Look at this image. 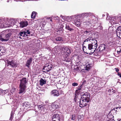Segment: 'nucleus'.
Here are the masks:
<instances>
[{
    "instance_id": "79ce46f5",
    "label": "nucleus",
    "mask_w": 121,
    "mask_h": 121,
    "mask_svg": "<svg viewBox=\"0 0 121 121\" xmlns=\"http://www.w3.org/2000/svg\"><path fill=\"white\" fill-rule=\"evenodd\" d=\"M81 116L80 115H79L78 117V120L80 121H82V119H81Z\"/></svg>"
},
{
    "instance_id": "9d476101",
    "label": "nucleus",
    "mask_w": 121,
    "mask_h": 121,
    "mask_svg": "<svg viewBox=\"0 0 121 121\" xmlns=\"http://www.w3.org/2000/svg\"><path fill=\"white\" fill-rule=\"evenodd\" d=\"M116 32L117 36L121 38V26L118 27L116 30Z\"/></svg>"
},
{
    "instance_id": "aec40b11",
    "label": "nucleus",
    "mask_w": 121,
    "mask_h": 121,
    "mask_svg": "<svg viewBox=\"0 0 121 121\" xmlns=\"http://www.w3.org/2000/svg\"><path fill=\"white\" fill-rule=\"evenodd\" d=\"M83 24L89 26H91L92 25L91 19H89L88 21L84 22Z\"/></svg>"
},
{
    "instance_id": "4c0bfd02",
    "label": "nucleus",
    "mask_w": 121,
    "mask_h": 121,
    "mask_svg": "<svg viewBox=\"0 0 121 121\" xmlns=\"http://www.w3.org/2000/svg\"><path fill=\"white\" fill-rule=\"evenodd\" d=\"M46 20L48 22L50 21L51 22H52V18L51 17H47L46 18Z\"/></svg>"
},
{
    "instance_id": "cd10ccee",
    "label": "nucleus",
    "mask_w": 121,
    "mask_h": 121,
    "mask_svg": "<svg viewBox=\"0 0 121 121\" xmlns=\"http://www.w3.org/2000/svg\"><path fill=\"white\" fill-rule=\"evenodd\" d=\"M37 13L35 12H33L31 13V18L34 19L35 18L36 15Z\"/></svg>"
},
{
    "instance_id": "37998d69",
    "label": "nucleus",
    "mask_w": 121,
    "mask_h": 121,
    "mask_svg": "<svg viewBox=\"0 0 121 121\" xmlns=\"http://www.w3.org/2000/svg\"><path fill=\"white\" fill-rule=\"evenodd\" d=\"M24 32H21L19 33V35L21 36H22L23 37H24Z\"/></svg>"
},
{
    "instance_id": "338daca9",
    "label": "nucleus",
    "mask_w": 121,
    "mask_h": 121,
    "mask_svg": "<svg viewBox=\"0 0 121 121\" xmlns=\"http://www.w3.org/2000/svg\"><path fill=\"white\" fill-rule=\"evenodd\" d=\"M61 31H62H62L61 30Z\"/></svg>"
},
{
    "instance_id": "b1692460",
    "label": "nucleus",
    "mask_w": 121,
    "mask_h": 121,
    "mask_svg": "<svg viewBox=\"0 0 121 121\" xmlns=\"http://www.w3.org/2000/svg\"><path fill=\"white\" fill-rule=\"evenodd\" d=\"M51 106L52 108L55 109H57L59 107L58 105L55 103H52Z\"/></svg>"
},
{
    "instance_id": "7c9ffc66",
    "label": "nucleus",
    "mask_w": 121,
    "mask_h": 121,
    "mask_svg": "<svg viewBox=\"0 0 121 121\" xmlns=\"http://www.w3.org/2000/svg\"><path fill=\"white\" fill-rule=\"evenodd\" d=\"M91 68V65L90 64H88L87 65L86 67L85 68V70L88 71H89L90 69Z\"/></svg>"
},
{
    "instance_id": "ea45409f",
    "label": "nucleus",
    "mask_w": 121,
    "mask_h": 121,
    "mask_svg": "<svg viewBox=\"0 0 121 121\" xmlns=\"http://www.w3.org/2000/svg\"><path fill=\"white\" fill-rule=\"evenodd\" d=\"M78 95H76L75 94V97L74 99V100L75 102H77V99L78 97Z\"/></svg>"
},
{
    "instance_id": "864d4df0",
    "label": "nucleus",
    "mask_w": 121,
    "mask_h": 121,
    "mask_svg": "<svg viewBox=\"0 0 121 121\" xmlns=\"http://www.w3.org/2000/svg\"><path fill=\"white\" fill-rule=\"evenodd\" d=\"M118 76H120V77L121 78V73H120V72H118Z\"/></svg>"
},
{
    "instance_id": "680f3d73",
    "label": "nucleus",
    "mask_w": 121,
    "mask_h": 121,
    "mask_svg": "<svg viewBox=\"0 0 121 121\" xmlns=\"http://www.w3.org/2000/svg\"><path fill=\"white\" fill-rule=\"evenodd\" d=\"M107 121H111L110 120H107Z\"/></svg>"
},
{
    "instance_id": "20e7f679",
    "label": "nucleus",
    "mask_w": 121,
    "mask_h": 121,
    "mask_svg": "<svg viewBox=\"0 0 121 121\" xmlns=\"http://www.w3.org/2000/svg\"><path fill=\"white\" fill-rule=\"evenodd\" d=\"M52 67V65L50 64H47L43 68V70H45V72H48L49 71Z\"/></svg>"
},
{
    "instance_id": "bb28decb",
    "label": "nucleus",
    "mask_w": 121,
    "mask_h": 121,
    "mask_svg": "<svg viewBox=\"0 0 121 121\" xmlns=\"http://www.w3.org/2000/svg\"><path fill=\"white\" fill-rule=\"evenodd\" d=\"M14 113L13 111H12L11 112L10 116L9 119V120L10 121H12L14 117Z\"/></svg>"
},
{
    "instance_id": "052dcab7",
    "label": "nucleus",
    "mask_w": 121,
    "mask_h": 121,
    "mask_svg": "<svg viewBox=\"0 0 121 121\" xmlns=\"http://www.w3.org/2000/svg\"><path fill=\"white\" fill-rule=\"evenodd\" d=\"M117 120L118 121H120L121 120V119H118Z\"/></svg>"
},
{
    "instance_id": "1a4fd4ad",
    "label": "nucleus",
    "mask_w": 121,
    "mask_h": 121,
    "mask_svg": "<svg viewBox=\"0 0 121 121\" xmlns=\"http://www.w3.org/2000/svg\"><path fill=\"white\" fill-rule=\"evenodd\" d=\"M20 27V28H22L27 26L28 25V22L26 21H22L19 23Z\"/></svg>"
},
{
    "instance_id": "a211bd4d",
    "label": "nucleus",
    "mask_w": 121,
    "mask_h": 121,
    "mask_svg": "<svg viewBox=\"0 0 121 121\" xmlns=\"http://www.w3.org/2000/svg\"><path fill=\"white\" fill-rule=\"evenodd\" d=\"M38 108L39 109L41 110L42 111H43V110L44 111H45L43 112V114L46 113V108H45V106L43 105H39L38 107Z\"/></svg>"
},
{
    "instance_id": "473e14b6",
    "label": "nucleus",
    "mask_w": 121,
    "mask_h": 121,
    "mask_svg": "<svg viewBox=\"0 0 121 121\" xmlns=\"http://www.w3.org/2000/svg\"><path fill=\"white\" fill-rule=\"evenodd\" d=\"M55 40L57 41H63V38L60 37L56 38Z\"/></svg>"
},
{
    "instance_id": "5701e85b",
    "label": "nucleus",
    "mask_w": 121,
    "mask_h": 121,
    "mask_svg": "<svg viewBox=\"0 0 121 121\" xmlns=\"http://www.w3.org/2000/svg\"><path fill=\"white\" fill-rule=\"evenodd\" d=\"M40 84L41 86H43L46 83V80L41 78L39 81Z\"/></svg>"
},
{
    "instance_id": "e433bc0d",
    "label": "nucleus",
    "mask_w": 121,
    "mask_h": 121,
    "mask_svg": "<svg viewBox=\"0 0 121 121\" xmlns=\"http://www.w3.org/2000/svg\"><path fill=\"white\" fill-rule=\"evenodd\" d=\"M71 119L72 120H74L75 119V115L74 114H72L71 115Z\"/></svg>"
},
{
    "instance_id": "4d7b16f0",
    "label": "nucleus",
    "mask_w": 121,
    "mask_h": 121,
    "mask_svg": "<svg viewBox=\"0 0 121 121\" xmlns=\"http://www.w3.org/2000/svg\"><path fill=\"white\" fill-rule=\"evenodd\" d=\"M112 91V90L110 89L108 90V92L109 93H111V92Z\"/></svg>"
},
{
    "instance_id": "13d9d810",
    "label": "nucleus",
    "mask_w": 121,
    "mask_h": 121,
    "mask_svg": "<svg viewBox=\"0 0 121 121\" xmlns=\"http://www.w3.org/2000/svg\"><path fill=\"white\" fill-rule=\"evenodd\" d=\"M116 91L115 90H113L112 91V92L114 94V93Z\"/></svg>"
},
{
    "instance_id": "f8f14e48",
    "label": "nucleus",
    "mask_w": 121,
    "mask_h": 121,
    "mask_svg": "<svg viewBox=\"0 0 121 121\" xmlns=\"http://www.w3.org/2000/svg\"><path fill=\"white\" fill-rule=\"evenodd\" d=\"M72 27L70 24L67 23L66 24L65 28L70 31L73 32V31L74 29Z\"/></svg>"
},
{
    "instance_id": "412c9836",
    "label": "nucleus",
    "mask_w": 121,
    "mask_h": 121,
    "mask_svg": "<svg viewBox=\"0 0 121 121\" xmlns=\"http://www.w3.org/2000/svg\"><path fill=\"white\" fill-rule=\"evenodd\" d=\"M32 58L30 57L29 59L27 60L26 65V66L29 68L30 67V65L32 61Z\"/></svg>"
},
{
    "instance_id": "49530a36",
    "label": "nucleus",
    "mask_w": 121,
    "mask_h": 121,
    "mask_svg": "<svg viewBox=\"0 0 121 121\" xmlns=\"http://www.w3.org/2000/svg\"><path fill=\"white\" fill-rule=\"evenodd\" d=\"M117 52L118 54H119L121 52V49H119L117 50Z\"/></svg>"
},
{
    "instance_id": "3c124183",
    "label": "nucleus",
    "mask_w": 121,
    "mask_h": 121,
    "mask_svg": "<svg viewBox=\"0 0 121 121\" xmlns=\"http://www.w3.org/2000/svg\"><path fill=\"white\" fill-rule=\"evenodd\" d=\"M74 69L76 70H79V67L78 66H77L76 68L75 67L74 68Z\"/></svg>"
},
{
    "instance_id": "6ab92c4d",
    "label": "nucleus",
    "mask_w": 121,
    "mask_h": 121,
    "mask_svg": "<svg viewBox=\"0 0 121 121\" xmlns=\"http://www.w3.org/2000/svg\"><path fill=\"white\" fill-rule=\"evenodd\" d=\"M64 58L63 60L66 62H69L70 61L71 59L69 58V56L67 55H63Z\"/></svg>"
},
{
    "instance_id": "a19ab883",
    "label": "nucleus",
    "mask_w": 121,
    "mask_h": 121,
    "mask_svg": "<svg viewBox=\"0 0 121 121\" xmlns=\"http://www.w3.org/2000/svg\"><path fill=\"white\" fill-rule=\"evenodd\" d=\"M2 35V34L0 35V40L4 41V39Z\"/></svg>"
},
{
    "instance_id": "4be33fe9",
    "label": "nucleus",
    "mask_w": 121,
    "mask_h": 121,
    "mask_svg": "<svg viewBox=\"0 0 121 121\" xmlns=\"http://www.w3.org/2000/svg\"><path fill=\"white\" fill-rule=\"evenodd\" d=\"M81 22L79 19H77L74 20L75 25L77 26H79L80 25Z\"/></svg>"
},
{
    "instance_id": "09e8293b",
    "label": "nucleus",
    "mask_w": 121,
    "mask_h": 121,
    "mask_svg": "<svg viewBox=\"0 0 121 121\" xmlns=\"http://www.w3.org/2000/svg\"><path fill=\"white\" fill-rule=\"evenodd\" d=\"M90 31H86L84 32V34H86L89 35L90 34Z\"/></svg>"
},
{
    "instance_id": "2f4dec72",
    "label": "nucleus",
    "mask_w": 121,
    "mask_h": 121,
    "mask_svg": "<svg viewBox=\"0 0 121 121\" xmlns=\"http://www.w3.org/2000/svg\"><path fill=\"white\" fill-rule=\"evenodd\" d=\"M98 19L96 18H95L91 20L92 23L94 24H95L97 23Z\"/></svg>"
},
{
    "instance_id": "ddd939ff",
    "label": "nucleus",
    "mask_w": 121,
    "mask_h": 121,
    "mask_svg": "<svg viewBox=\"0 0 121 121\" xmlns=\"http://www.w3.org/2000/svg\"><path fill=\"white\" fill-rule=\"evenodd\" d=\"M60 114H55L53 116L52 119V120H53L55 118L58 121H60Z\"/></svg>"
},
{
    "instance_id": "de8ad7c7",
    "label": "nucleus",
    "mask_w": 121,
    "mask_h": 121,
    "mask_svg": "<svg viewBox=\"0 0 121 121\" xmlns=\"http://www.w3.org/2000/svg\"><path fill=\"white\" fill-rule=\"evenodd\" d=\"M82 87V84L80 86H78V90H81V88Z\"/></svg>"
},
{
    "instance_id": "f3484780",
    "label": "nucleus",
    "mask_w": 121,
    "mask_h": 121,
    "mask_svg": "<svg viewBox=\"0 0 121 121\" xmlns=\"http://www.w3.org/2000/svg\"><path fill=\"white\" fill-rule=\"evenodd\" d=\"M88 46L89 47V46ZM97 46V45H93V46L91 47L90 48H89H89L91 49V54H92L96 50Z\"/></svg>"
},
{
    "instance_id": "603ef678",
    "label": "nucleus",
    "mask_w": 121,
    "mask_h": 121,
    "mask_svg": "<svg viewBox=\"0 0 121 121\" xmlns=\"http://www.w3.org/2000/svg\"><path fill=\"white\" fill-rule=\"evenodd\" d=\"M115 70L117 72H118L119 71V70L118 68H115Z\"/></svg>"
},
{
    "instance_id": "393cba45",
    "label": "nucleus",
    "mask_w": 121,
    "mask_h": 121,
    "mask_svg": "<svg viewBox=\"0 0 121 121\" xmlns=\"http://www.w3.org/2000/svg\"><path fill=\"white\" fill-rule=\"evenodd\" d=\"M117 114H121V107H116L115 108Z\"/></svg>"
},
{
    "instance_id": "c03bdc74",
    "label": "nucleus",
    "mask_w": 121,
    "mask_h": 121,
    "mask_svg": "<svg viewBox=\"0 0 121 121\" xmlns=\"http://www.w3.org/2000/svg\"><path fill=\"white\" fill-rule=\"evenodd\" d=\"M78 85V83H75V82H74L73 83H72V85L73 86H77Z\"/></svg>"
},
{
    "instance_id": "4468645a",
    "label": "nucleus",
    "mask_w": 121,
    "mask_h": 121,
    "mask_svg": "<svg viewBox=\"0 0 121 121\" xmlns=\"http://www.w3.org/2000/svg\"><path fill=\"white\" fill-rule=\"evenodd\" d=\"M51 95L56 96H58L60 95L59 92L56 90H52L51 92Z\"/></svg>"
},
{
    "instance_id": "6e6552de",
    "label": "nucleus",
    "mask_w": 121,
    "mask_h": 121,
    "mask_svg": "<svg viewBox=\"0 0 121 121\" xmlns=\"http://www.w3.org/2000/svg\"><path fill=\"white\" fill-rule=\"evenodd\" d=\"M28 81L27 80L26 78H23L20 80V85L26 86V84L27 83Z\"/></svg>"
},
{
    "instance_id": "bf43d9fd",
    "label": "nucleus",
    "mask_w": 121,
    "mask_h": 121,
    "mask_svg": "<svg viewBox=\"0 0 121 121\" xmlns=\"http://www.w3.org/2000/svg\"><path fill=\"white\" fill-rule=\"evenodd\" d=\"M60 93L61 94H63V92L62 91H60Z\"/></svg>"
},
{
    "instance_id": "72a5a7b5",
    "label": "nucleus",
    "mask_w": 121,
    "mask_h": 121,
    "mask_svg": "<svg viewBox=\"0 0 121 121\" xmlns=\"http://www.w3.org/2000/svg\"><path fill=\"white\" fill-rule=\"evenodd\" d=\"M25 106L27 107H29L31 105L30 103L28 102H25L24 105H25Z\"/></svg>"
},
{
    "instance_id": "a18cd8bd",
    "label": "nucleus",
    "mask_w": 121,
    "mask_h": 121,
    "mask_svg": "<svg viewBox=\"0 0 121 121\" xmlns=\"http://www.w3.org/2000/svg\"><path fill=\"white\" fill-rule=\"evenodd\" d=\"M78 91V90H76L75 91V94L78 95L80 92V91Z\"/></svg>"
},
{
    "instance_id": "f257e3e1",
    "label": "nucleus",
    "mask_w": 121,
    "mask_h": 121,
    "mask_svg": "<svg viewBox=\"0 0 121 121\" xmlns=\"http://www.w3.org/2000/svg\"><path fill=\"white\" fill-rule=\"evenodd\" d=\"M90 100H87L86 99L80 98V100L79 106L82 108L86 106L88 103L89 101Z\"/></svg>"
},
{
    "instance_id": "6e6d98bb",
    "label": "nucleus",
    "mask_w": 121,
    "mask_h": 121,
    "mask_svg": "<svg viewBox=\"0 0 121 121\" xmlns=\"http://www.w3.org/2000/svg\"><path fill=\"white\" fill-rule=\"evenodd\" d=\"M86 81H84L82 82V85L85 84L86 83Z\"/></svg>"
},
{
    "instance_id": "f03ea898",
    "label": "nucleus",
    "mask_w": 121,
    "mask_h": 121,
    "mask_svg": "<svg viewBox=\"0 0 121 121\" xmlns=\"http://www.w3.org/2000/svg\"><path fill=\"white\" fill-rule=\"evenodd\" d=\"M62 51H63V55H67L69 56L71 53V49L69 48L65 47L63 48L62 49Z\"/></svg>"
},
{
    "instance_id": "69168bd1",
    "label": "nucleus",
    "mask_w": 121,
    "mask_h": 121,
    "mask_svg": "<svg viewBox=\"0 0 121 121\" xmlns=\"http://www.w3.org/2000/svg\"><path fill=\"white\" fill-rule=\"evenodd\" d=\"M20 37V38H21V37Z\"/></svg>"
},
{
    "instance_id": "c9c22d12",
    "label": "nucleus",
    "mask_w": 121,
    "mask_h": 121,
    "mask_svg": "<svg viewBox=\"0 0 121 121\" xmlns=\"http://www.w3.org/2000/svg\"><path fill=\"white\" fill-rule=\"evenodd\" d=\"M88 15V14L87 13H83L81 15V16L82 17H87V15Z\"/></svg>"
},
{
    "instance_id": "e2e57ef3",
    "label": "nucleus",
    "mask_w": 121,
    "mask_h": 121,
    "mask_svg": "<svg viewBox=\"0 0 121 121\" xmlns=\"http://www.w3.org/2000/svg\"><path fill=\"white\" fill-rule=\"evenodd\" d=\"M52 121H56V120H52Z\"/></svg>"
},
{
    "instance_id": "5fc2aeb1",
    "label": "nucleus",
    "mask_w": 121,
    "mask_h": 121,
    "mask_svg": "<svg viewBox=\"0 0 121 121\" xmlns=\"http://www.w3.org/2000/svg\"><path fill=\"white\" fill-rule=\"evenodd\" d=\"M27 33V34H30V32L28 30H27L26 31Z\"/></svg>"
},
{
    "instance_id": "a878e982",
    "label": "nucleus",
    "mask_w": 121,
    "mask_h": 121,
    "mask_svg": "<svg viewBox=\"0 0 121 121\" xmlns=\"http://www.w3.org/2000/svg\"><path fill=\"white\" fill-rule=\"evenodd\" d=\"M11 36V34H10L8 33L6 35L5 39H4V41H7L9 39V38Z\"/></svg>"
},
{
    "instance_id": "c756f323",
    "label": "nucleus",
    "mask_w": 121,
    "mask_h": 121,
    "mask_svg": "<svg viewBox=\"0 0 121 121\" xmlns=\"http://www.w3.org/2000/svg\"><path fill=\"white\" fill-rule=\"evenodd\" d=\"M92 38L89 37L85 40L82 46L83 45V44H84V43L86 42H91L92 39Z\"/></svg>"
},
{
    "instance_id": "423d86ee",
    "label": "nucleus",
    "mask_w": 121,
    "mask_h": 121,
    "mask_svg": "<svg viewBox=\"0 0 121 121\" xmlns=\"http://www.w3.org/2000/svg\"><path fill=\"white\" fill-rule=\"evenodd\" d=\"M19 88H20L19 90V94H21L23 93H25L26 91V86L20 85Z\"/></svg>"
},
{
    "instance_id": "9b49d317",
    "label": "nucleus",
    "mask_w": 121,
    "mask_h": 121,
    "mask_svg": "<svg viewBox=\"0 0 121 121\" xmlns=\"http://www.w3.org/2000/svg\"><path fill=\"white\" fill-rule=\"evenodd\" d=\"M107 46L105 44H101L99 47V51L102 52L105 50Z\"/></svg>"
},
{
    "instance_id": "39448f33",
    "label": "nucleus",
    "mask_w": 121,
    "mask_h": 121,
    "mask_svg": "<svg viewBox=\"0 0 121 121\" xmlns=\"http://www.w3.org/2000/svg\"><path fill=\"white\" fill-rule=\"evenodd\" d=\"M83 52L85 53L86 54H89L90 55H91L92 54H91V49L89 48V46L88 45V48L87 47H86L85 46H83Z\"/></svg>"
},
{
    "instance_id": "f704fd0d",
    "label": "nucleus",
    "mask_w": 121,
    "mask_h": 121,
    "mask_svg": "<svg viewBox=\"0 0 121 121\" xmlns=\"http://www.w3.org/2000/svg\"><path fill=\"white\" fill-rule=\"evenodd\" d=\"M116 109L115 108H114L111 111V112L113 113V114H117V111H116Z\"/></svg>"
},
{
    "instance_id": "7ed1b4c3",
    "label": "nucleus",
    "mask_w": 121,
    "mask_h": 121,
    "mask_svg": "<svg viewBox=\"0 0 121 121\" xmlns=\"http://www.w3.org/2000/svg\"><path fill=\"white\" fill-rule=\"evenodd\" d=\"M83 94L81 95V98L85 99L88 100H90V94L88 92H83Z\"/></svg>"
},
{
    "instance_id": "8fccbe9b",
    "label": "nucleus",
    "mask_w": 121,
    "mask_h": 121,
    "mask_svg": "<svg viewBox=\"0 0 121 121\" xmlns=\"http://www.w3.org/2000/svg\"><path fill=\"white\" fill-rule=\"evenodd\" d=\"M24 32V37H26L28 36V35H27V32Z\"/></svg>"
},
{
    "instance_id": "0eeeda50",
    "label": "nucleus",
    "mask_w": 121,
    "mask_h": 121,
    "mask_svg": "<svg viewBox=\"0 0 121 121\" xmlns=\"http://www.w3.org/2000/svg\"><path fill=\"white\" fill-rule=\"evenodd\" d=\"M91 42V43H89L88 44V45L89 46V48L91 47L93 45H95V44L96 45H97V40L95 39L92 38Z\"/></svg>"
},
{
    "instance_id": "dca6fc26",
    "label": "nucleus",
    "mask_w": 121,
    "mask_h": 121,
    "mask_svg": "<svg viewBox=\"0 0 121 121\" xmlns=\"http://www.w3.org/2000/svg\"><path fill=\"white\" fill-rule=\"evenodd\" d=\"M8 64L12 66V67H14L16 66V63L14 62V61L12 60L11 61H10L8 60L7 61Z\"/></svg>"
},
{
    "instance_id": "2eb2a0df",
    "label": "nucleus",
    "mask_w": 121,
    "mask_h": 121,
    "mask_svg": "<svg viewBox=\"0 0 121 121\" xmlns=\"http://www.w3.org/2000/svg\"><path fill=\"white\" fill-rule=\"evenodd\" d=\"M5 48L4 47L0 46V57L3 55V53L5 52Z\"/></svg>"
},
{
    "instance_id": "58836bf2",
    "label": "nucleus",
    "mask_w": 121,
    "mask_h": 121,
    "mask_svg": "<svg viewBox=\"0 0 121 121\" xmlns=\"http://www.w3.org/2000/svg\"><path fill=\"white\" fill-rule=\"evenodd\" d=\"M9 91L8 90H5L2 91V92L3 94H6Z\"/></svg>"
},
{
    "instance_id": "0e129e2a",
    "label": "nucleus",
    "mask_w": 121,
    "mask_h": 121,
    "mask_svg": "<svg viewBox=\"0 0 121 121\" xmlns=\"http://www.w3.org/2000/svg\"><path fill=\"white\" fill-rule=\"evenodd\" d=\"M111 90H113V89L112 88Z\"/></svg>"
},
{
    "instance_id": "c85d7f7f",
    "label": "nucleus",
    "mask_w": 121,
    "mask_h": 121,
    "mask_svg": "<svg viewBox=\"0 0 121 121\" xmlns=\"http://www.w3.org/2000/svg\"><path fill=\"white\" fill-rule=\"evenodd\" d=\"M0 26L1 28H6L9 26L6 25V23H3L0 24Z\"/></svg>"
}]
</instances>
